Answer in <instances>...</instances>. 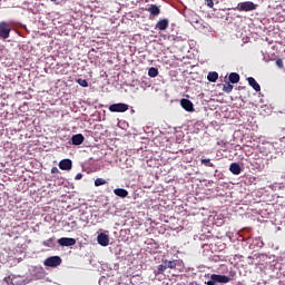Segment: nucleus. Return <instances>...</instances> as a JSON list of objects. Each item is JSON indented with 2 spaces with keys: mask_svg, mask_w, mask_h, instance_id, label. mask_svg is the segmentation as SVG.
Listing matches in <instances>:
<instances>
[{
  "mask_svg": "<svg viewBox=\"0 0 285 285\" xmlns=\"http://www.w3.org/2000/svg\"><path fill=\"white\" fill-rule=\"evenodd\" d=\"M12 21H0V39L6 41L10 39V32H12Z\"/></svg>",
  "mask_w": 285,
  "mask_h": 285,
  "instance_id": "1",
  "label": "nucleus"
},
{
  "mask_svg": "<svg viewBox=\"0 0 285 285\" xmlns=\"http://www.w3.org/2000/svg\"><path fill=\"white\" fill-rule=\"evenodd\" d=\"M230 277L226 275L212 274L210 279L205 282L206 285L228 284Z\"/></svg>",
  "mask_w": 285,
  "mask_h": 285,
  "instance_id": "2",
  "label": "nucleus"
},
{
  "mask_svg": "<svg viewBox=\"0 0 285 285\" xmlns=\"http://www.w3.org/2000/svg\"><path fill=\"white\" fill-rule=\"evenodd\" d=\"M237 10H239V12H253V10H257V4L253 1L240 2L237 6Z\"/></svg>",
  "mask_w": 285,
  "mask_h": 285,
  "instance_id": "3",
  "label": "nucleus"
},
{
  "mask_svg": "<svg viewBox=\"0 0 285 285\" xmlns=\"http://www.w3.org/2000/svg\"><path fill=\"white\" fill-rule=\"evenodd\" d=\"M4 282L9 285H26V278L23 276L10 275L4 278Z\"/></svg>",
  "mask_w": 285,
  "mask_h": 285,
  "instance_id": "4",
  "label": "nucleus"
},
{
  "mask_svg": "<svg viewBox=\"0 0 285 285\" xmlns=\"http://www.w3.org/2000/svg\"><path fill=\"white\" fill-rule=\"evenodd\" d=\"M43 264L49 268H57V266H61V257L50 256L47 259H45Z\"/></svg>",
  "mask_w": 285,
  "mask_h": 285,
  "instance_id": "5",
  "label": "nucleus"
},
{
  "mask_svg": "<svg viewBox=\"0 0 285 285\" xmlns=\"http://www.w3.org/2000/svg\"><path fill=\"white\" fill-rule=\"evenodd\" d=\"M130 106L124 102L112 104L109 106L110 112H126Z\"/></svg>",
  "mask_w": 285,
  "mask_h": 285,
  "instance_id": "6",
  "label": "nucleus"
},
{
  "mask_svg": "<svg viewBox=\"0 0 285 285\" xmlns=\"http://www.w3.org/2000/svg\"><path fill=\"white\" fill-rule=\"evenodd\" d=\"M180 106L187 112H195V106L193 105V101H190L189 99L183 98L180 100Z\"/></svg>",
  "mask_w": 285,
  "mask_h": 285,
  "instance_id": "7",
  "label": "nucleus"
},
{
  "mask_svg": "<svg viewBox=\"0 0 285 285\" xmlns=\"http://www.w3.org/2000/svg\"><path fill=\"white\" fill-rule=\"evenodd\" d=\"M58 244H59V246H67V247L75 246V244H77V239L62 237V238L58 239Z\"/></svg>",
  "mask_w": 285,
  "mask_h": 285,
  "instance_id": "8",
  "label": "nucleus"
},
{
  "mask_svg": "<svg viewBox=\"0 0 285 285\" xmlns=\"http://www.w3.org/2000/svg\"><path fill=\"white\" fill-rule=\"evenodd\" d=\"M97 242L100 246H108V244H110V237L107 234H99L97 236Z\"/></svg>",
  "mask_w": 285,
  "mask_h": 285,
  "instance_id": "9",
  "label": "nucleus"
},
{
  "mask_svg": "<svg viewBox=\"0 0 285 285\" xmlns=\"http://www.w3.org/2000/svg\"><path fill=\"white\" fill-rule=\"evenodd\" d=\"M60 170H72V160L70 159H62L59 163Z\"/></svg>",
  "mask_w": 285,
  "mask_h": 285,
  "instance_id": "10",
  "label": "nucleus"
},
{
  "mask_svg": "<svg viewBox=\"0 0 285 285\" xmlns=\"http://www.w3.org/2000/svg\"><path fill=\"white\" fill-rule=\"evenodd\" d=\"M86 138L83 137V135H81V134H77V135H73L72 137H71V144L73 145V146H81V144H83V140H85Z\"/></svg>",
  "mask_w": 285,
  "mask_h": 285,
  "instance_id": "11",
  "label": "nucleus"
},
{
  "mask_svg": "<svg viewBox=\"0 0 285 285\" xmlns=\"http://www.w3.org/2000/svg\"><path fill=\"white\" fill-rule=\"evenodd\" d=\"M163 264H164L166 271H168V268H177V266H179V261H177V259H174V261L163 259Z\"/></svg>",
  "mask_w": 285,
  "mask_h": 285,
  "instance_id": "12",
  "label": "nucleus"
},
{
  "mask_svg": "<svg viewBox=\"0 0 285 285\" xmlns=\"http://www.w3.org/2000/svg\"><path fill=\"white\" fill-rule=\"evenodd\" d=\"M147 12L150 13L151 17H159L161 14V9L157 7V4H151L148 9Z\"/></svg>",
  "mask_w": 285,
  "mask_h": 285,
  "instance_id": "13",
  "label": "nucleus"
},
{
  "mask_svg": "<svg viewBox=\"0 0 285 285\" xmlns=\"http://www.w3.org/2000/svg\"><path fill=\"white\" fill-rule=\"evenodd\" d=\"M195 30H206L208 29V23L204 21V19L199 18V20L193 24Z\"/></svg>",
  "mask_w": 285,
  "mask_h": 285,
  "instance_id": "14",
  "label": "nucleus"
},
{
  "mask_svg": "<svg viewBox=\"0 0 285 285\" xmlns=\"http://www.w3.org/2000/svg\"><path fill=\"white\" fill-rule=\"evenodd\" d=\"M229 171L233 175H242V166H239L237 163H232L229 166Z\"/></svg>",
  "mask_w": 285,
  "mask_h": 285,
  "instance_id": "15",
  "label": "nucleus"
},
{
  "mask_svg": "<svg viewBox=\"0 0 285 285\" xmlns=\"http://www.w3.org/2000/svg\"><path fill=\"white\" fill-rule=\"evenodd\" d=\"M114 195H116V197H120V199H126V197H128V190L124 188H116L114 189Z\"/></svg>",
  "mask_w": 285,
  "mask_h": 285,
  "instance_id": "16",
  "label": "nucleus"
},
{
  "mask_svg": "<svg viewBox=\"0 0 285 285\" xmlns=\"http://www.w3.org/2000/svg\"><path fill=\"white\" fill-rule=\"evenodd\" d=\"M247 81H248V85L252 86L256 92H259V90H262V87L259 86L257 80H255V78L248 77Z\"/></svg>",
  "mask_w": 285,
  "mask_h": 285,
  "instance_id": "17",
  "label": "nucleus"
},
{
  "mask_svg": "<svg viewBox=\"0 0 285 285\" xmlns=\"http://www.w3.org/2000/svg\"><path fill=\"white\" fill-rule=\"evenodd\" d=\"M168 28V19H161L156 23L157 30H167Z\"/></svg>",
  "mask_w": 285,
  "mask_h": 285,
  "instance_id": "18",
  "label": "nucleus"
},
{
  "mask_svg": "<svg viewBox=\"0 0 285 285\" xmlns=\"http://www.w3.org/2000/svg\"><path fill=\"white\" fill-rule=\"evenodd\" d=\"M200 164L202 166H206V168H215V164H213V160H210V158H202Z\"/></svg>",
  "mask_w": 285,
  "mask_h": 285,
  "instance_id": "19",
  "label": "nucleus"
},
{
  "mask_svg": "<svg viewBox=\"0 0 285 285\" xmlns=\"http://www.w3.org/2000/svg\"><path fill=\"white\" fill-rule=\"evenodd\" d=\"M164 273H166V266L161 263L155 268L154 275L157 277L158 275H164Z\"/></svg>",
  "mask_w": 285,
  "mask_h": 285,
  "instance_id": "20",
  "label": "nucleus"
},
{
  "mask_svg": "<svg viewBox=\"0 0 285 285\" xmlns=\"http://www.w3.org/2000/svg\"><path fill=\"white\" fill-rule=\"evenodd\" d=\"M207 79L212 83H215V81H217V79H219V73H217V71H212L208 73Z\"/></svg>",
  "mask_w": 285,
  "mask_h": 285,
  "instance_id": "21",
  "label": "nucleus"
},
{
  "mask_svg": "<svg viewBox=\"0 0 285 285\" xmlns=\"http://www.w3.org/2000/svg\"><path fill=\"white\" fill-rule=\"evenodd\" d=\"M229 81H230V83H239V73L232 72L229 75Z\"/></svg>",
  "mask_w": 285,
  "mask_h": 285,
  "instance_id": "22",
  "label": "nucleus"
},
{
  "mask_svg": "<svg viewBox=\"0 0 285 285\" xmlns=\"http://www.w3.org/2000/svg\"><path fill=\"white\" fill-rule=\"evenodd\" d=\"M42 245H45L47 248H55V237H51L45 242H42Z\"/></svg>",
  "mask_w": 285,
  "mask_h": 285,
  "instance_id": "23",
  "label": "nucleus"
},
{
  "mask_svg": "<svg viewBox=\"0 0 285 285\" xmlns=\"http://www.w3.org/2000/svg\"><path fill=\"white\" fill-rule=\"evenodd\" d=\"M148 75L153 78L157 77L159 75V69L155 68V67H151L149 68L148 70Z\"/></svg>",
  "mask_w": 285,
  "mask_h": 285,
  "instance_id": "24",
  "label": "nucleus"
},
{
  "mask_svg": "<svg viewBox=\"0 0 285 285\" xmlns=\"http://www.w3.org/2000/svg\"><path fill=\"white\" fill-rule=\"evenodd\" d=\"M199 19H202L197 14H191L189 18H188V21L191 26H194V23H196Z\"/></svg>",
  "mask_w": 285,
  "mask_h": 285,
  "instance_id": "25",
  "label": "nucleus"
},
{
  "mask_svg": "<svg viewBox=\"0 0 285 285\" xmlns=\"http://www.w3.org/2000/svg\"><path fill=\"white\" fill-rule=\"evenodd\" d=\"M76 81H77V83H78L79 86H81L82 88H88V80H87V79L78 78Z\"/></svg>",
  "mask_w": 285,
  "mask_h": 285,
  "instance_id": "26",
  "label": "nucleus"
},
{
  "mask_svg": "<svg viewBox=\"0 0 285 285\" xmlns=\"http://www.w3.org/2000/svg\"><path fill=\"white\" fill-rule=\"evenodd\" d=\"M105 184H107V181H106V179H104V178H97L96 180H95V186H105Z\"/></svg>",
  "mask_w": 285,
  "mask_h": 285,
  "instance_id": "27",
  "label": "nucleus"
},
{
  "mask_svg": "<svg viewBox=\"0 0 285 285\" xmlns=\"http://www.w3.org/2000/svg\"><path fill=\"white\" fill-rule=\"evenodd\" d=\"M224 92L230 94L233 92V85L227 83L223 87Z\"/></svg>",
  "mask_w": 285,
  "mask_h": 285,
  "instance_id": "28",
  "label": "nucleus"
},
{
  "mask_svg": "<svg viewBox=\"0 0 285 285\" xmlns=\"http://www.w3.org/2000/svg\"><path fill=\"white\" fill-rule=\"evenodd\" d=\"M205 6H207L208 8H213V6H215V2H213V0H205Z\"/></svg>",
  "mask_w": 285,
  "mask_h": 285,
  "instance_id": "29",
  "label": "nucleus"
},
{
  "mask_svg": "<svg viewBox=\"0 0 285 285\" xmlns=\"http://www.w3.org/2000/svg\"><path fill=\"white\" fill-rule=\"evenodd\" d=\"M276 66H277L278 68H284V61H283L282 59H277V60H276Z\"/></svg>",
  "mask_w": 285,
  "mask_h": 285,
  "instance_id": "30",
  "label": "nucleus"
},
{
  "mask_svg": "<svg viewBox=\"0 0 285 285\" xmlns=\"http://www.w3.org/2000/svg\"><path fill=\"white\" fill-rule=\"evenodd\" d=\"M57 174H59V168L52 167L51 168V175H57Z\"/></svg>",
  "mask_w": 285,
  "mask_h": 285,
  "instance_id": "31",
  "label": "nucleus"
},
{
  "mask_svg": "<svg viewBox=\"0 0 285 285\" xmlns=\"http://www.w3.org/2000/svg\"><path fill=\"white\" fill-rule=\"evenodd\" d=\"M82 178H83L82 174H77L76 177H75L76 180H79V179H82Z\"/></svg>",
  "mask_w": 285,
  "mask_h": 285,
  "instance_id": "32",
  "label": "nucleus"
},
{
  "mask_svg": "<svg viewBox=\"0 0 285 285\" xmlns=\"http://www.w3.org/2000/svg\"><path fill=\"white\" fill-rule=\"evenodd\" d=\"M52 3H56V6H59V2L57 0H50Z\"/></svg>",
  "mask_w": 285,
  "mask_h": 285,
  "instance_id": "33",
  "label": "nucleus"
},
{
  "mask_svg": "<svg viewBox=\"0 0 285 285\" xmlns=\"http://www.w3.org/2000/svg\"><path fill=\"white\" fill-rule=\"evenodd\" d=\"M255 257H257V255L249 256L248 259H255Z\"/></svg>",
  "mask_w": 285,
  "mask_h": 285,
  "instance_id": "34",
  "label": "nucleus"
}]
</instances>
